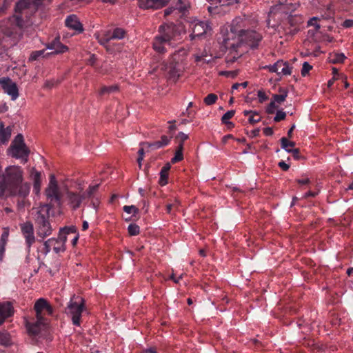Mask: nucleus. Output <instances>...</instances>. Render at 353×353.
Here are the masks:
<instances>
[{
  "label": "nucleus",
  "mask_w": 353,
  "mask_h": 353,
  "mask_svg": "<svg viewBox=\"0 0 353 353\" xmlns=\"http://www.w3.org/2000/svg\"><path fill=\"white\" fill-rule=\"evenodd\" d=\"M46 48L53 50L52 53L54 54L63 53L68 50L66 46L60 42L59 38H56L52 42L48 43Z\"/></svg>",
  "instance_id": "nucleus-19"
},
{
  "label": "nucleus",
  "mask_w": 353,
  "mask_h": 353,
  "mask_svg": "<svg viewBox=\"0 0 353 353\" xmlns=\"http://www.w3.org/2000/svg\"><path fill=\"white\" fill-rule=\"evenodd\" d=\"M263 36L256 30H247L243 34L242 43H245L251 48H256L261 41Z\"/></svg>",
  "instance_id": "nucleus-13"
},
{
  "label": "nucleus",
  "mask_w": 353,
  "mask_h": 353,
  "mask_svg": "<svg viewBox=\"0 0 353 353\" xmlns=\"http://www.w3.org/2000/svg\"><path fill=\"white\" fill-rule=\"evenodd\" d=\"M6 250V245L0 244V261H3Z\"/></svg>",
  "instance_id": "nucleus-59"
},
{
  "label": "nucleus",
  "mask_w": 353,
  "mask_h": 353,
  "mask_svg": "<svg viewBox=\"0 0 353 353\" xmlns=\"http://www.w3.org/2000/svg\"><path fill=\"white\" fill-rule=\"evenodd\" d=\"M51 250L55 253L64 252L65 247L63 245L62 241H59L57 239L50 238L46 241L43 243V254L47 255Z\"/></svg>",
  "instance_id": "nucleus-16"
},
{
  "label": "nucleus",
  "mask_w": 353,
  "mask_h": 353,
  "mask_svg": "<svg viewBox=\"0 0 353 353\" xmlns=\"http://www.w3.org/2000/svg\"><path fill=\"white\" fill-rule=\"evenodd\" d=\"M234 114L235 111L232 110L226 112L221 117L222 123L225 125H230V127H234V124L232 122L229 121V119L232 118Z\"/></svg>",
  "instance_id": "nucleus-33"
},
{
  "label": "nucleus",
  "mask_w": 353,
  "mask_h": 353,
  "mask_svg": "<svg viewBox=\"0 0 353 353\" xmlns=\"http://www.w3.org/2000/svg\"><path fill=\"white\" fill-rule=\"evenodd\" d=\"M26 243L27 245L28 251L30 252V248L35 242V236L34 232L23 234Z\"/></svg>",
  "instance_id": "nucleus-37"
},
{
  "label": "nucleus",
  "mask_w": 353,
  "mask_h": 353,
  "mask_svg": "<svg viewBox=\"0 0 353 353\" xmlns=\"http://www.w3.org/2000/svg\"><path fill=\"white\" fill-rule=\"evenodd\" d=\"M257 97H258V99H259V101L260 103H263L264 101H265L268 99V95L262 90H258V92H257Z\"/></svg>",
  "instance_id": "nucleus-49"
},
{
  "label": "nucleus",
  "mask_w": 353,
  "mask_h": 353,
  "mask_svg": "<svg viewBox=\"0 0 353 353\" xmlns=\"http://www.w3.org/2000/svg\"><path fill=\"white\" fill-rule=\"evenodd\" d=\"M85 199V192L68 190L65 195L64 201L72 210H75L81 206Z\"/></svg>",
  "instance_id": "nucleus-11"
},
{
  "label": "nucleus",
  "mask_w": 353,
  "mask_h": 353,
  "mask_svg": "<svg viewBox=\"0 0 353 353\" xmlns=\"http://www.w3.org/2000/svg\"><path fill=\"white\" fill-rule=\"evenodd\" d=\"M297 182L301 185H306L310 183V179L307 177L300 179L297 180Z\"/></svg>",
  "instance_id": "nucleus-61"
},
{
  "label": "nucleus",
  "mask_w": 353,
  "mask_h": 353,
  "mask_svg": "<svg viewBox=\"0 0 353 353\" xmlns=\"http://www.w3.org/2000/svg\"><path fill=\"white\" fill-rule=\"evenodd\" d=\"M285 117H286V114L285 112H283L282 110H278L276 113V116L274 118V121L275 122H279L281 120L285 119Z\"/></svg>",
  "instance_id": "nucleus-48"
},
{
  "label": "nucleus",
  "mask_w": 353,
  "mask_h": 353,
  "mask_svg": "<svg viewBox=\"0 0 353 353\" xmlns=\"http://www.w3.org/2000/svg\"><path fill=\"white\" fill-rule=\"evenodd\" d=\"M9 232L8 230H5L1 236L0 239V244L6 245L7 241L8 240Z\"/></svg>",
  "instance_id": "nucleus-51"
},
{
  "label": "nucleus",
  "mask_w": 353,
  "mask_h": 353,
  "mask_svg": "<svg viewBox=\"0 0 353 353\" xmlns=\"http://www.w3.org/2000/svg\"><path fill=\"white\" fill-rule=\"evenodd\" d=\"M147 150V151L149 150L145 146L141 145V148L138 151L139 157L144 156V150Z\"/></svg>",
  "instance_id": "nucleus-63"
},
{
  "label": "nucleus",
  "mask_w": 353,
  "mask_h": 353,
  "mask_svg": "<svg viewBox=\"0 0 353 353\" xmlns=\"http://www.w3.org/2000/svg\"><path fill=\"white\" fill-rule=\"evenodd\" d=\"M247 24L248 21L245 19L239 17L232 20L230 30L227 28H221L218 38L221 52H236L237 48L242 44L243 34L245 32Z\"/></svg>",
  "instance_id": "nucleus-3"
},
{
  "label": "nucleus",
  "mask_w": 353,
  "mask_h": 353,
  "mask_svg": "<svg viewBox=\"0 0 353 353\" xmlns=\"http://www.w3.org/2000/svg\"><path fill=\"white\" fill-rule=\"evenodd\" d=\"M140 145L145 146L148 150H156L161 148L159 141H154L152 143L142 142L140 143Z\"/></svg>",
  "instance_id": "nucleus-39"
},
{
  "label": "nucleus",
  "mask_w": 353,
  "mask_h": 353,
  "mask_svg": "<svg viewBox=\"0 0 353 353\" xmlns=\"http://www.w3.org/2000/svg\"><path fill=\"white\" fill-rule=\"evenodd\" d=\"M13 344L10 334L6 330H0V345L9 347Z\"/></svg>",
  "instance_id": "nucleus-25"
},
{
  "label": "nucleus",
  "mask_w": 353,
  "mask_h": 353,
  "mask_svg": "<svg viewBox=\"0 0 353 353\" xmlns=\"http://www.w3.org/2000/svg\"><path fill=\"white\" fill-rule=\"evenodd\" d=\"M312 68V66L311 65H310L307 62H304L301 69L302 76L305 77Z\"/></svg>",
  "instance_id": "nucleus-47"
},
{
  "label": "nucleus",
  "mask_w": 353,
  "mask_h": 353,
  "mask_svg": "<svg viewBox=\"0 0 353 353\" xmlns=\"http://www.w3.org/2000/svg\"><path fill=\"white\" fill-rule=\"evenodd\" d=\"M280 94H274L273 95V101H274L277 103H283L288 97V91L284 89H280L279 90Z\"/></svg>",
  "instance_id": "nucleus-35"
},
{
  "label": "nucleus",
  "mask_w": 353,
  "mask_h": 353,
  "mask_svg": "<svg viewBox=\"0 0 353 353\" xmlns=\"http://www.w3.org/2000/svg\"><path fill=\"white\" fill-rule=\"evenodd\" d=\"M49 210L50 208L48 205H43L34 210L32 212L37 234L42 239L50 236L52 232V228L49 221Z\"/></svg>",
  "instance_id": "nucleus-4"
},
{
  "label": "nucleus",
  "mask_w": 353,
  "mask_h": 353,
  "mask_svg": "<svg viewBox=\"0 0 353 353\" xmlns=\"http://www.w3.org/2000/svg\"><path fill=\"white\" fill-rule=\"evenodd\" d=\"M194 57L196 63L203 62L204 63H210L214 59L219 57V56L213 55L212 53L208 54L205 49L201 54H196L194 55Z\"/></svg>",
  "instance_id": "nucleus-21"
},
{
  "label": "nucleus",
  "mask_w": 353,
  "mask_h": 353,
  "mask_svg": "<svg viewBox=\"0 0 353 353\" xmlns=\"http://www.w3.org/2000/svg\"><path fill=\"white\" fill-rule=\"evenodd\" d=\"M45 195L51 203H54L58 205H61V195L54 174L50 176L48 185L45 190Z\"/></svg>",
  "instance_id": "nucleus-8"
},
{
  "label": "nucleus",
  "mask_w": 353,
  "mask_h": 353,
  "mask_svg": "<svg viewBox=\"0 0 353 353\" xmlns=\"http://www.w3.org/2000/svg\"><path fill=\"white\" fill-rule=\"evenodd\" d=\"M12 134V128L8 126L4 128L3 125L0 127V142L3 144H6L8 142Z\"/></svg>",
  "instance_id": "nucleus-24"
},
{
  "label": "nucleus",
  "mask_w": 353,
  "mask_h": 353,
  "mask_svg": "<svg viewBox=\"0 0 353 353\" xmlns=\"http://www.w3.org/2000/svg\"><path fill=\"white\" fill-rule=\"evenodd\" d=\"M43 0H21L15 7L16 13L19 15H13L0 22V32L11 37L18 34V30L24 29L30 26L32 22L29 19L23 20V17L28 18L34 13L41 4Z\"/></svg>",
  "instance_id": "nucleus-1"
},
{
  "label": "nucleus",
  "mask_w": 353,
  "mask_h": 353,
  "mask_svg": "<svg viewBox=\"0 0 353 353\" xmlns=\"http://www.w3.org/2000/svg\"><path fill=\"white\" fill-rule=\"evenodd\" d=\"M31 177L33 181V191L37 194L41 190V173L34 168L32 169Z\"/></svg>",
  "instance_id": "nucleus-22"
},
{
  "label": "nucleus",
  "mask_w": 353,
  "mask_h": 353,
  "mask_svg": "<svg viewBox=\"0 0 353 353\" xmlns=\"http://www.w3.org/2000/svg\"><path fill=\"white\" fill-rule=\"evenodd\" d=\"M263 133L265 136H271L273 134L274 132L272 128L267 127L263 129Z\"/></svg>",
  "instance_id": "nucleus-60"
},
{
  "label": "nucleus",
  "mask_w": 353,
  "mask_h": 353,
  "mask_svg": "<svg viewBox=\"0 0 353 353\" xmlns=\"http://www.w3.org/2000/svg\"><path fill=\"white\" fill-rule=\"evenodd\" d=\"M316 21H317L316 17H312L308 21L307 25L308 26H314L315 27L316 30H319V29H320L321 26L319 24H318L316 23Z\"/></svg>",
  "instance_id": "nucleus-55"
},
{
  "label": "nucleus",
  "mask_w": 353,
  "mask_h": 353,
  "mask_svg": "<svg viewBox=\"0 0 353 353\" xmlns=\"http://www.w3.org/2000/svg\"><path fill=\"white\" fill-rule=\"evenodd\" d=\"M7 7L6 0H0V12H3Z\"/></svg>",
  "instance_id": "nucleus-62"
},
{
  "label": "nucleus",
  "mask_w": 353,
  "mask_h": 353,
  "mask_svg": "<svg viewBox=\"0 0 353 353\" xmlns=\"http://www.w3.org/2000/svg\"><path fill=\"white\" fill-rule=\"evenodd\" d=\"M167 2L168 0H138L139 7L143 9H159Z\"/></svg>",
  "instance_id": "nucleus-17"
},
{
  "label": "nucleus",
  "mask_w": 353,
  "mask_h": 353,
  "mask_svg": "<svg viewBox=\"0 0 353 353\" xmlns=\"http://www.w3.org/2000/svg\"><path fill=\"white\" fill-rule=\"evenodd\" d=\"M34 310L37 319H48L47 316H51L53 313L52 306L43 298H40L35 302Z\"/></svg>",
  "instance_id": "nucleus-10"
},
{
  "label": "nucleus",
  "mask_w": 353,
  "mask_h": 353,
  "mask_svg": "<svg viewBox=\"0 0 353 353\" xmlns=\"http://www.w3.org/2000/svg\"><path fill=\"white\" fill-rule=\"evenodd\" d=\"M98 186V185H90L87 191L84 192L85 193V198L90 196L97 190Z\"/></svg>",
  "instance_id": "nucleus-52"
},
{
  "label": "nucleus",
  "mask_w": 353,
  "mask_h": 353,
  "mask_svg": "<svg viewBox=\"0 0 353 353\" xmlns=\"http://www.w3.org/2000/svg\"><path fill=\"white\" fill-rule=\"evenodd\" d=\"M278 165L281 169H282L284 171H287L290 168V165L287 164L284 161H280Z\"/></svg>",
  "instance_id": "nucleus-57"
},
{
  "label": "nucleus",
  "mask_w": 353,
  "mask_h": 353,
  "mask_svg": "<svg viewBox=\"0 0 353 353\" xmlns=\"http://www.w3.org/2000/svg\"><path fill=\"white\" fill-rule=\"evenodd\" d=\"M84 309V300L80 296H72L65 310V314L71 318L72 323L76 326L81 325V318Z\"/></svg>",
  "instance_id": "nucleus-7"
},
{
  "label": "nucleus",
  "mask_w": 353,
  "mask_h": 353,
  "mask_svg": "<svg viewBox=\"0 0 353 353\" xmlns=\"http://www.w3.org/2000/svg\"><path fill=\"white\" fill-rule=\"evenodd\" d=\"M65 25L68 28L79 32L83 31V26L76 15L68 16L65 19Z\"/></svg>",
  "instance_id": "nucleus-20"
},
{
  "label": "nucleus",
  "mask_w": 353,
  "mask_h": 353,
  "mask_svg": "<svg viewBox=\"0 0 353 353\" xmlns=\"http://www.w3.org/2000/svg\"><path fill=\"white\" fill-rule=\"evenodd\" d=\"M276 102L274 101H272L269 105H268L266 108V112L268 114H272L274 112V110L276 109Z\"/></svg>",
  "instance_id": "nucleus-50"
},
{
  "label": "nucleus",
  "mask_w": 353,
  "mask_h": 353,
  "mask_svg": "<svg viewBox=\"0 0 353 353\" xmlns=\"http://www.w3.org/2000/svg\"><path fill=\"white\" fill-rule=\"evenodd\" d=\"M170 141V138L168 137L165 135L161 137V140L159 141L161 143V148L167 145Z\"/></svg>",
  "instance_id": "nucleus-56"
},
{
  "label": "nucleus",
  "mask_w": 353,
  "mask_h": 353,
  "mask_svg": "<svg viewBox=\"0 0 353 353\" xmlns=\"http://www.w3.org/2000/svg\"><path fill=\"white\" fill-rule=\"evenodd\" d=\"M123 210L127 214H132L134 216H136L139 212V210L135 205H125Z\"/></svg>",
  "instance_id": "nucleus-41"
},
{
  "label": "nucleus",
  "mask_w": 353,
  "mask_h": 353,
  "mask_svg": "<svg viewBox=\"0 0 353 353\" xmlns=\"http://www.w3.org/2000/svg\"><path fill=\"white\" fill-rule=\"evenodd\" d=\"M48 325V319H37L34 322H26V328L30 335L32 336H38L44 330Z\"/></svg>",
  "instance_id": "nucleus-15"
},
{
  "label": "nucleus",
  "mask_w": 353,
  "mask_h": 353,
  "mask_svg": "<svg viewBox=\"0 0 353 353\" xmlns=\"http://www.w3.org/2000/svg\"><path fill=\"white\" fill-rule=\"evenodd\" d=\"M279 65H281L280 63V60L277 61L275 63H274L273 65H265L264 67L265 69H268V70L270 72H276L278 74V72H279Z\"/></svg>",
  "instance_id": "nucleus-42"
},
{
  "label": "nucleus",
  "mask_w": 353,
  "mask_h": 353,
  "mask_svg": "<svg viewBox=\"0 0 353 353\" xmlns=\"http://www.w3.org/2000/svg\"><path fill=\"white\" fill-rule=\"evenodd\" d=\"M125 31L120 28H117L113 30L112 33L110 32V36L111 39H117L120 40L125 37Z\"/></svg>",
  "instance_id": "nucleus-32"
},
{
  "label": "nucleus",
  "mask_w": 353,
  "mask_h": 353,
  "mask_svg": "<svg viewBox=\"0 0 353 353\" xmlns=\"http://www.w3.org/2000/svg\"><path fill=\"white\" fill-rule=\"evenodd\" d=\"M76 230L74 227H65L60 229L58 237L57 238L59 241H62L63 245L65 246L67 240V236L70 234H75Z\"/></svg>",
  "instance_id": "nucleus-23"
},
{
  "label": "nucleus",
  "mask_w": 353,
  "mask_h": 353,
  "mask_svg": "<svg viewBox=\"0 0 353 353\" xmlns=\"http://www.w3.org/2000/svg\"><path fill=\"white\" fill-rule=\"evenodd\" d=\"M249 123L251 124H255L261 121V117L259 115L257 112H254L248 118Z\"/></svg>",
  "instance_id": "nucleus-45"
},
{
  "label": "nucleus",
  "mask_w": 353,
  "mask_h": 353,
  "mask_svg": "<svg viewBox=\"0 0 353 353\" xmlns=\"http://www.w3.org/2000/svg\"><path fill=\"white\" fill-rule=\"evenodd\" d=\"M219 6H208V10L210 14H219L222 9V6L225 5V2H227V4H230L232 3L238 1V0H225V1L222 3L221 0H219Z\"/></svg>",
  "instance_id": "nucleus-27"
},
{
  "label": "nucleus",
  "mask_w": 353,
  "mask_h": 353,
  "mask_svg": "<svg viewBox=\"0 0 353 353\" xmlns=\"http://www.w3.org/2000/svg\"><path fill=\"white\" fill-rule=\"evenodd\" d=\"M343 26L346 28H349L353 26V20L352 19H346L343 23Z\"/></svg>",
  "instance_id": "nucleus-58"
},
{
  "label": "nucleus",
  "mask_w": 353,
  "mask_h": 353,
  "mask_svg": "<svg viewBox=\"0 0 353 353\" xmlns=\"http://www.w3.org/2000/svg\"><path fill=\"white\" fill-rule=\"evenodd\" d=\"M290 153H292L293 154V156H294V157L295 159H298L299 158V149L294 148Z\"/></svg>",
  "instance_id": "nucleus-64"
},
{
  "label": "nucleus",
  "mask_w": 353,
  "mask_h": 353,
  "mask_svg": "<svg viewBox=\"0 0 353 353\" xmlns=\"http://www.w3.org/2000/svg\"><path fill=\"white\" fill-rule=\"evenodd\" d=\"M22 234L34 232L33 225L30 222L24 223L21 225Z\"/></svg>",
  "instance_id": "nucleus-38"
},
{
  "label": "nucleus",
  "mask_w": 353,
  "mask_h": 353,
  "mask_svg": "<svg viewBox=\"0 0 353 353\" xmlns=\"http://www.w3.org/2000/svg\"><path fill=\"white\" fill-rule=\"evenodd\" d=\"M44 54V50H37V51H34L31 53L30 57H29V61H35L37 60L39 57L41 56H43Z\"/></svg>",
  "instance_id": "nucleus-46"
},
{
  "label": "nucleus",
  "mask_w": 353,
  "mask_h": 353,
  "mask_svg": "<svg viewBox=\"0 0 353 353\" xmlns=\"http://www.w3.org/2000/svg\"><path fill=\"white\" fill-rule=\"evenodd\" d=\"M217 96L215 94L211 93L205 97L203 101L207 105H211L216 103L217 101Z\"/></svg>",
  "instance_id": "nucleus-40"
},
{
  "label": "nucleus",
  "mask_w": 353,
  "mask_h": 353,
  "mask_svg": "<svg viewBox=\"0 0 353 353\" xmlns=\"http://www.w3.org/2000/svg\"><path fill=\"white\" fill-rule=\"evenodd\" d=\"M280 141L282 149L285 150L287 152L290 153L294 149L293 148L295 145V143L289 141L285 137H282Z\"/></svg>",
  "instance_id": "nucleus-30"
},
{
  "label": "nucleus",
  "mask_w": 353,
  "mask_h": 353,
  "mask_svg": "<svg viewBox=\"0 0 353 353\" xmlns=\"http://www.w3.org/2000/svg\"><path fill=\"white\" fill-rule=\"evenodd\" d=\"M23 174V170L20 166L10 165L6 168L0 177V198L27 196L30 185L24 181Z\"/></svg>",
  "instance_id": "nucleus-2"
},
{
  "label": "nucleus",
  "mask_w": 353,
  "mask_h": 353,
  "mask_svg": "<svg viewBox=\"0 0 353 353\" xmlns=\"http://www.w3.org/2000/svg\"><path fill=\"white\" fill-rule=\"evenodd\" d=\"M183 143H181L179 144L177 149L175 152L174 156L172 158L171 162L172 163H175L176 162L181 161L183 159Z\"/></svg>",
  "instance_id": "nucleus-31"
},
{
  "label": "nucleus",
  "mask_w": 353,
  "mask_h": 353,
  "mask_svg": "<svg viewBox=\"0 0 353 353\" xmlns=\"http://www.w3.org/2000/svg\"><path fill=\"white\" fill-rule=\"evenodd\" d=\"M170 169V165L169 163H167L161 170L159 183L161 186H164L168 183V172Z\"/></svg>",
  "instance_id": "nucleus-26"
},
{
  "label": "nucleus",
  "mask_w": 353,
  "mask_h": 353,
  "mask_svg": "<svg viewBox=\"0 0 353 353\" xmlns=\"http://www.w3.org/2000/svg\"><path fill=\"white\" fill-rule=\"evenodd\" d=\"M95 36L99 43L104 46L112 40L110 36V32H101V33L95 34Z\"/></svg>",
  "instance_id": "nucleus-28"
},
{
  "label": "nucleus",
  "mask_w": 353,
  "mask_h": 353,
  "mask_svg": "<svg viewBox=\"0 0 353 353\" xmlns=\"http://www.w3.org/2000/svg\"><path fill=\"white\" fill-rule=\"evenodd\" d=\"M0 85L5 93L10 96L12 101L19 97V90L17 84L8 77L0 79Z\"/></svg>",
  "instance_id": "nucleus-14"
},
{
  "label": "nucleus",
  "mask_w": 353,
  "mask_h": 353,
  "mask_svg": "<svg viewBox=\"0 0 353 353\" xmlns=\"http://www.w3.org/2000/svg\"><path fill=\"white\" fill-rule=\"evenodd\" d=\"M128 231L132 236L137 235L139 233V227L136 224H130L128 228Z\"/></svg>",
  "instance_id": "nucleus-44"
},
{
  "label": "nucleus",
  "mask_w": 353,
  "mask_h": 353,
  "mask_svg": "<svg viewBox=\"0 0 353 353\" xmlns=\"http://www.w3.org/2000/svg\"><path fill=\"white\" fill-rule=\"evenodd\" d=\"M176 139L179 141V143H182L183 144V142L188 139V135L180 132L177 134Z\"/></svg>",
  "instance_id": "nucleus-54"
},
{
  "label": "nucleus",
  "mask_w": 353,
  "mask_h": 353,
  "mask_svg": "<svg viewBox=\"0 0 353 353\" xmlns=\"http://www.w3.org/2000/svg\"><path fill=\"white\" fill-rule=\"evenodd\" d=\"M119 90V87L117 85H112L110 86H103L101 88L99 91L100 95H104L106 94H110Z\"/></svg>",
  "instance_id": "nucleus-36"
},
{
  "label": "nucleus",
  "mask_w": 353,
  "mask_h": 353,
  "mask_svg": "<svg viewBox=\"0 0 353 353\" xmlns=\"http://www.w3.org/2000/svg\"><path fill=\"white\" fill-rule=\"evenodd\" d=\"M345 56L343 53H333L330 55V61L332 63H343Z\"/></svg>",
  "instance_id": "nucleus-34"
},
{
  "label": "nucleus",
  "mask_w": 353,
  "mask_h": 353,
  "mask_svg": "<svg viewBox=\"0 0 353 353\" xmlns=\"http://www.w3.org/2000/svg\"><path fill=\"white\" fill-rule=\"evenodd\" d=\"M188 3H183L181 0H179L176 5V10H179L182 14H185V12L188 10Z\"/></svg>",
  "instance_id": "nucleus-43"
},
{
  "label": "nucleus",
  "mask_w": 353,
  "mask_h": 353,
  "mask_svg": "<svg viewBox=\"0 0 353 353\" xmlns=\"http://www.w3.org/2000/svg\"><path fill=\"white\" fill-rule=\"evenodd\" d=\"M30 152V151L24 143L23 137L21 134L15 137L8 149L9 156L17 159H21L23 163L28 161Z\"/></svg>",
  "instance_id": "nucleus-6"
},
{
  "label": "nucleus",
  "mask_w": 353,
  "mask_h": 353,
  "mask_svg": "<svg viewBox=\"0 0 353 353\" xmlns=\"http://www.w3.org/2000/svg\"><path fill=\"white\" fill-rule=\"evenodd\" d=\"M190 28L192 32L190 34L191 39L201 37L210 30V27L208 21H202L197 19H194L190 23Z\"/></svg>",
  "instance_id": "nucleus-12"
},
{
  "label": "nucleus",
  "mask_w": 353,
  "mask_h": 353,
  "mask_svg": "<svg viewBox=\"0 0 353 353\" xmlns=\"http://www.w3.org/2000/svg\"><path fill=\"white\" fill-rule=\"evenodd\" d=\"M13 314V307L10 303H0V325H1L5 320Z\"/></svg>",
  "instance_id": "nucleus-18"
},
{
  "label": "nucleus",
  "mask_w": 353,
  "mask_h": 353,
  "mask_svg": "<svg viewBox=\"0 0 353 353\" xmlns=\"http://www.w3.org/2000/svg\"><path fill=\"white\" fill-rule=\"evenodd\" d=\"M57 84V81L54 79L46 80L44 83V88L50 89Z\"/></svg>",
  "instance_id": "nucleus-53"
},
{
  "label": "nucleus",
  "mask_w": 353,
  "mask_h": 353,
  "mask_svg": "<svg viewBox=\"0 0 353 353\" xmlns=\"http://www.w3.org/2000/svg\"><path fill=\"white\" fill-rule=\"evenodd\" d=\"M280 63L281 65H279V72H278V74L290 75L292 73V68L290 66L289 63L282 60H280Z\"/></svg>",
  "instance_id": "nucleus-29"
},
{
  "label": "nucleus",
  "mask_w": 353,
  "mask_h": 353,
  "mask_svg": "<svg viewBox=\"0 0 353 353\" xmlns=\"http://www.w3.org/2000/svg\"><path fill=\"white\" fill-rule=\"evenodd\" d=\"M159 34L154 37L153 48L155 51L163 53L166 50V47L171 45L170 41L176 36L175 25L163 24L159 26Z\"/></svg>",
  "instance_id": "nucleus-5"
},
{
  "label": "nucleus",
  "mask_w": 353,
  "mask_h": 353,
  "mask_svg": "<svg viewBox=\"0 0 353 353\" xmlns=\"http://www.w3.org/2000/svg\"><path fill=\"white\" fill-rule=\"evenodd\" d=\"M182 52L183 54L185 52L182 50H179L176 54L173 55L172 59L175 61V63L172 62L168 64H162L161 70H163L165 72V75L166 77L172 81H176L181 75V70L178 68L177 64L179 61V59H176L177 55Z\"/></svg>",
  "instance_id": "nucleus-9"
}]
</instances>
